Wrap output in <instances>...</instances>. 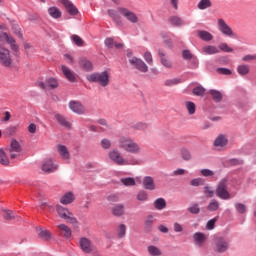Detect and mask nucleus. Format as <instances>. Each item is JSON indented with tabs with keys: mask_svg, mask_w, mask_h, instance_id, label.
I'll list each match as a JSON object with an SVG mask.
<instances>
[{
	"mask_svg": "<svg viewBox=\"0 0 256 256\" xmlns=\"http://www.w3.org/2000/svg\"><path fill=\"white\" fill-rule=\"evenodd\" d=\"M120 15L131 24L139 23V18L137 17L136 13L128 10L127 8L119 7L117 10H108V16L112 19L115 25L119 27L123 25V21Z\"/></svg>",
	"mask_w": 256,
	"mask_h": 256,
	"instance_id": "nucleus-1",
	"label": "nucleus"
},
{
	"mask_svg": "<svg viewBox=\"0 0 256 256\" xmlns=\"http://www.w3.org/2000/svg\"><path fill=\"white\" fill-rule=\"evenodd\" d=\"M108 158L117 166H136L139 161L135 158L126 159L118 149H112L108 152Z\"/></svg>",
	"mask_w": 256,
	"mask_h": 256,
	"instance_id": "nucleus-2",
	"label": "nucleus"
},
{
	"mask_svg": "<svg viewBox=\"0 0 256 256\" xmlns=\"http://www.w3.org/2000/svg\"><path fill=\"white\" fill-rule=\"evenodd\" d=\"M118 143H119V148L125 151L126 153L139 155L142 152L141 145H139L130 137L122 136L119 138Z\"/></svg>",
	"mask_w": 256,
	"mask_h": 256,
	"instance_id": "nucleus-3",
	"label": "nucleus"
},
{
	"mask_svg": "<svg viewBox=\"0 0 256 256\" xmlns=\"http://www.w3.org/2000/svg\"><path fill=\"white\" fill-rule=\"evenodd\" d=\"M87 81L90 83H97L101 87L105 88L109 85V73L104 71L101 73H94L87 76Z\"/></svg>",
	"mask_w": 256,
	"mask_h": 256,
	"instance_id": "nucleus-4",
	"label": "nucleus"
},
{
	"mask_svg": "<svg viewBox=\"0 0 256 256\" xmlns=\"http://www.w3.org/2000/svg\"><path fill=\"white\" fill-rule=\"evenodd\" d=\"M56 213H58V217L62 220H66L68 224L77 225L78 220L73 213L69 211L68 208H64L61 205L56 206Z\"/></svg>",
	"mask_w": 256,
	"mask_h": 256,
	"instance_id": "nucleus-5",
	"label": "nucleus"
},
{
	"mask_svg": "<svg viewBox=\"0 0 256 256\" xmlns=\"http://www.w3.org/2000/svg\"><path fill=\"white\" fill-rule=\"evenodd\" d=\"M0 65L5 68L13 67V56L11 55L10 50L6 48H0Z\"/></svg>",
	"mask_w": 256,
	"mask_h": 256,
	"instance_id": "nucleus-6",
	"label": "nucleus"
},
{
	"mask_svg": "<svg viewBox=\"0 0 256 256\" xmlns=\"http://www.w3.org/2000/svg\"><path fill=\"white\" fill-rule=\"evenodd\" d=\"M229 250V242L224 237L214 239V252L218 254L226 253Z\"/></svg>",
	"mask_w": 256,
	"mask_h": 256,
	"instance_id": "nucleus-7",
	"label": "nucleus"
},
{
	"mask_svg": "<svg viewBox=\"0 0 256 256\" xmlns=\"http://www.w3.org/2000/svg\"><path fill=\"white\" fill-rule=\"evenodd\" d=\"M5 43L9 44L11 50L14 51V53L19 51V46L16 44V40H14V38L9 36L7 33L0 32V46L5 45Z\"/></svg>",
	"mask_w": 256,
	"mask_h": 256,
	"instance_id": "nucleus-8",
	"label": "nucleus"
},
{
	"mask_svg": "<svg viewBox=\"0 0 256 256\" xmlns=\"http://www.w3.org/2000/svg\"><path fill=\"white\" fill-rule=\"evenodd\" d=\"M227 186L228 185H227L225 179L220 181V183H218L217 189L215 190V195H217V197L222 199V200L230 199L231 196L229 195V192L227 190Z\"/></svg>",
	"mask_w": 256,
	"mask_h": 256,
	"instance_id": "nucleus-9",
	"label": "nucleus"
},
{
	"mask_svg": "<svg viewBox=\"0 0 256 256\" xmlns=\"http://www.w3.org/2000/svg\"><path fill=\"white\" fill-rule=\"evenodd\" d=\"M22 146L18 141L12 140L11 145L9 147V157L11 159H19L21 158Z\"/></svg>",
	"mask_w": 256,
	"mask_h": 256,
	"instance_id": "nucleus-10",
	"label": "nucleus"
},
{
	"mask_svg": "<svg viewBox=\"0 0 256 256\" xmlns=\"http://www.w3.org/2000/svg\"><path fill=\"white\" fill-rule=\"evenodd\" d=\"M217 25L218 31H220V33H222L225 36H228L229 38L234 37L233 29H231V27H229L228 24H226L224 19L218 18Z\"/></svg>",
	"mask_w": 256,
	"mask_h": 256,
	"instance_id": "nucleus-11",
	"label": "nucleus"
},
{
	"mask_svg": "<svg viewBox=\"0 0 256 256\" xmlns=\"http://www.w3.org/2000/svg\"><path fill=\"white\" fill-rule=\"evenodd\" d=\"M128 62L130 63L131 66H133L134 68L139 70V72H142V73H147L148 72L147 64H145V62L142 61L141 59L136 58V57H130Z\"/></svg>",
	"mask_w": 256,
	"mask_h": 256,
	"instance_id": "nucleus-12",
	"label": "nucleus"
},
{
	"mask_svg": "<svg viewBox=\"0 0 256 256\" xmlns=\"http://www.w3.org/2000/svg\"><path fill=\"white\" fill-rule=\"evenodd\" d=\"M69 109L76 115H85L86 114V108L81 102L72 100L69 102Z\"/></svg>",
	"mask_w": 256,
	"mask_h": 256,
	"instance_id": "nucleus-13",
	"label": "nucleus"
},
{
	"mask_svg": "<svg viewBox=\"0 0 256 256\" xmlns=\"http://www.w3.org/2000/svg\"><path fill=\"white\" fill-rule=\"evenodd\" d=\"M39 88H41L42 90H45L47 88H51L52 90H55L58 88L59 86V83H58V80L53 78V77H50L48 79L45 80V83L44 82H41L39 83Z\"/></svg>",
	"mask_w": 256,
	"mask_h": 256,
	"instance_id": "nucleus-14",
	"label": "nucleus"
},
{
	"mask_svg": "<svg viewBox=\"0 0 256 256\" xmlns=\"http://www.w3.org/2000/svg\"><path fill=\"white\" fill-rule=\"evenodd\" d=\"M58 169V166L53 163L52 159H47L42 162V171L47 174H52Z\"/></svg>",
	"mask_w": 256,
	"mask_h": 256,
	"instance_id": "nucleus-15",
	"label": "nucleus"
},
{
	"mask_svg": "<svg viewBox=\"0 0 256 256\" xmlns=\"http://www.w3.org/2000/svg\"><path fill=\"white\" fill-rule=\"evenodd\" d=\"M159 58H161V65L165 67V69H172L173 63L169 58L166 56V52L163 49L158 50Z\"/></svg>",
	"mask_w": 256,
	"mask_h": 256,
	"instance_id": "nucleus-16",
	"label": "nucleus"
},
{
	"mask_svg": "<svg viewBox=\"0 0 256 256\" xmlns=\"http://www.w3.org/2000/svg\"><path fill=\"white\" fill-rule=\"evenodd\" d=\"M59 2L62 4V6H64V8H66L69 15L76 16L78 14L77 7H75V5H73V3L69 0H59Z\"/></svg>",
	"mask_w": 256,
	"mask_h": 256,
	"instance_id": "nucleus-17",
	"label": "nucleus"
},
{
	"mask_svg": "<svg viewBox=\"0 0 256 256\" xmlns=\"http://www.w3.org/2000/svg\"><path fill=\"white\" fill-rule=\"evenodd\" d=\"M226 145H228V138L225 135L220 134L215 138L214 147L218 150L225 148Z\"/></svg>",
	"mask_w": 256,
	"mask_h": 256,
	"instance_id": "nucleus-18",
	"label": "nucleus"
},
{
	"mask_svg": "<svg viewBox=\"0 0 256 256\" xmlns=\"http://www.w3.org/2000/svg\"><path fill=\"white\" fill-rule=\"evenodd\" d=\"M80 248H81V250H83L84 253L91 254L92 253L91 240H89L88 238H81L80 239Z\"/></svg>",
	"mask_w": 256,
	"mask_h": 256,
	"instance_id": "nucleus-19",
	"label": "nucleus"
},
{
	"mask_svg": "<svg viewBox=\"0 0 256 256\" xmlns=\"http://www.w3.org/2000/svg\"><path fill=\"white\" fill-rule=\"evenodd\" d=\"M142 185L144 186L145 190L153 191L156 189L155 180L150 176L144 177L142 180Z\"/></svg>",
	"mask_w": 256,
	"mask_h": 256,
	"instance_id": "nucleus-20",
	"label": "nucleus"
},
{
	"mask_svg": "<svg viewBox=\"0 0 256 256\" xmlns=\"http://www.w3.org/2000/svg\"><path fill=\"white\" fill-rule=\"evenodd\" d=\"M59 235L66 238L67 240L72 237V230L66 224H59L58 225Z\"/></svg>",
	"mask_w": 256,
	"mask_h": 256,
	"instance_id": "nucleus-21",
	"label": "nucleus"
},
{
	"mask_svg": "<svg viewBox=\"0 0 256 256\" xmlns=\"http://www.w3.org/2000/svg\"><path fill=\"white\" fill-rule=\"evenodd\" d=\"M55 120L56 122H58L59 125H61V127H64L68 130H70L72 128V124L67 121V118L61 114H55Z\"/></svg>",
	"mask_w": 256,
	"mask_h": 256,
	"instance_id": "nucleus-22",
	"label": "nucleus"
},
{
	"mask_svg": "<svg viewBox=\"0 0 256 256\" xmlns=\"http://www.w3.org/2000/svg\"><path fill=\"white\" fill-rule=\"evenodd\" d=\"M206 240H208V237L203 233L198 232L193 234V241L198 247H202Z\"/></svg>",
	"mask_w": 256,
	"mask_h": 256,
	"instance_id": "nucleus-23",
	"label": "nucleus"
},
{
	"mask_svg": "<svg viewBox=\"0 0 256 256\" xmlns=\"http://www.w3.org/2000/svg\"><path fill=\"white\" fill-rule=\"evenodd\" d=\"M58 154L62 160L69 161L70 152L65 145H58Z\"/></svg>",
	"mask_w": 256,
	"mask_h": 256,
	"instance_id": "nucleus-24",
	"label": "nucleus"
},
{
	"mask_svg": "<svg viewBox=\"0 0 256 256\" xmlns=\"http://www.w3.org/2000/svg\"><path fill=\"white\" fill-rule=\"evenodd\" d=\"M74 200H75V197L73 196V193L72 192H67L66 194L62 195L59 202L62 205H69V204H72Z\"/></svg>",
	"mask_w": 256,
	"mask_h": 256,
	"instance_id": "nucleus-25",
	"label": "nucleus"
},
{
	"mask_svg": "<svg viewBox=\"0 0 256 256\" xmlns=\"http://www.w3.org/2000/svg\"><path fill=\"white\" fill-rule=\"evenodd\" d=\"M112 215L116 217H122L125 214V206L123 204H117L114 207H112Z\"/></svg>",
	"mask_w": 256,
	"mask_h": 256,
	"instance_id": "nucleus-26",
	"label": "nucleus"
},
{
	"mask_svg": "<svg viewBox=\"0 0 256 256\" xmlns=\"http://www.w3.org/2000/svg\"><path fill=\"white\" fill-rule=\"evenodd\" d=\"M168 23L173 27H181L184 25V21L180 16H170L168 18Z\"/></svg>",
	"mask_w": 256,
	"mask_h": 256,
	"instance_id": "nucleus-27",
	"label": "nucleus"
},
{
	"mask_svg": "<svg viewBox=\"0 0 256 256\" xmlns=\"http://www.w3.org/2000/svg\"><path fill=\"white\" fill-rule=\"evenodd\" d=\"M61 69H62V74H64L67 80L70 81L71 83H75L77 79L73 75V72L64 65L61 67Z\"/></svg>",
	"mask_w": 256,
	"mask_h": 256,
	"instance_id": "nucleus-28",
	"label": "nucleus"
},
{
	"mask_svg": "<svg viewBox=\"0 0 256 256\" xmlns=\"http://www.w3.org/2000/svg\"><path fill=\"white\" fill-rule=\"evenodd\" d=\"M203 53L206 55H214L219 54L220 50L216 46L208 45L203 47Z\"/></svg>",
	"mask_w": 256,
	"mask_h": 256,
	"instance_id": "nucleus-29",
	"label": "nucleus"
},
{
	"mask_svg": "<svg viewBox=\"0 0 256 256\" xmlns=\"http://www.w3.org/2000/svg\"><path fill=\"white\" fill-rule=\"evenodd\" d=\"M180 84H181L180 78H170V79H165L164 81V86L167 88H172L173 86H177Z\"/></svg>",
	"mask_w": 256,
	"mask_h": 256,
	"instance_id": "nucleus-30",
	"label": "nucleus"
},
{
	"mask_svg": "<svg viewBox=\"0 0 256 256\" xmlns=\"http://www.w3.org/2000/svg\"><path fill=\"white\" fill-rule=\"evenodd\" d=\"M198 37L203 40L204 42H210L212 40V34L208 31H198L197 32Z\"/></svg>",
	"mask_w": 256,
	"mask_h": 256,
	"instance_id": "nucleus-31",
	"label": "nucleus"
},
{
	"mask_svg": "<svg viewBox=\"0 0 256 256\" xmlns=\"http://www.w3.org/2000/svg\"><path fill=\"white\" fill-rule=\"evenodd\" d=\"M241 165H244V161L239 160L237 158H233V159L226 161V167H237V166H241Z\"/></svg>",
	"mask_w": 256,
	"mask_h": 256,
	"instance_id": "nucleus-32",
	"label": "nucleus"
},
{
	"mask_svg": "<svg viewBox=\"0 0 256 256\" xmlns=\"http://www.w3.org/2000/svg\"><path fill=\"white\" fill-rule=\"evenodd\" d=\"M237 73L240 76L248 75L250 73V66H248V65H239V66H237Z\"/></svg>",
	"mask_w": 256,
	"mask_h": 256,
	"instance_id": "nucleus-33",
	"label": "nucleus"
},
{
	"mask_svg": "<svg viewBox=\"0 0 256 256\" xmlns=\"http://www.w3.org/2000/svg\"><path fill=\"white\" fill-rule=\"evenodd\" d=\"M209 94L211 95L212 99L215 101V103H220L222 101V93L217 90H211L209 91Z\"/></svg>",
	"mask_w": 256,
	"mask_h": 256,
	"instance_id": "nucleus-34",
	"label": "nucleus"
},
{
	"mask_svg": "<svg viewBox=\"0 0 256 256\" xmlns=\"http://www.w3.org/2000/svg\"><path fill=\"white\" fill-rule=\"evenodd\" d=\"M180 153H181L182 160H184V161H191L192 160L191 151H189L188 149L181 148Z\"/></svg>",
	"mask_w": 256,
	"mask_h": 256,
	"instance_id": "nucleus-35",
	"label": "nucleus"
},
{
	"mask_svg": "<svg viewBox=\"0 0 256 256\" xmlns=\"http://www.w3.org/2000/svg\"><path fill=\"white\" fill-rule=\"evenodd\" d=\"M48 15L53 19L61 18V11L58 10L56 7L48 8Z\"/></svg>",
	"mask_w": 256,
	"mask_h": 256,
	"instance_id": "nucleus-36",
	"label": "nucleus"
},
{
	"mask_svg": "<svg viewBox=\"0 0 256 256\" xmlns=\"http://www.w3.org/2000/svg\"><path fill=\"white\" fill-rule=\"evenodd\" d=\"M154 208L160 210H163L164 208H166V200L163 198H159L154 200Z\"/></svg>",
	"mask_w": 256,
	"mask_h": 256,
	"instance_id": "nucleus-37",
	"label": "nucleus"
},
{
	"mask_svg": "<svg viewBox=\"0 0 256 256\" xmlns=\"http://www.w3.org/2000/svg\"><path fill=\"white\" fill-rule=\"evenodd\" d=\"M211 6H212L211 0H200V2H198L197 8L200 10H205V9L211 8Z\"/></svg>",
	"mask_w": 256,
	"mask_h": 256,
	"instance_id": "nucleus-38",
	"label": "nucleus"
},
{
	"mask_svg": "<svg viewBox=\"0 0 256 256\" xmlns=\"http://www.w3.org/2000/svg\"><path fill=\"white\" fill-rule=\"evenodd\" d=\"M37 236H39V238L45 241H49L52 238V234L47 230H39Z\"/></svg>",
	"mask_w": 256,
	"mask_h": 256,
	"instance_id": "nucleus-39",
	"label": "nucleus"
},
{
	"mask_svg": "<svg viewBox=\"0 0 256 256\" xmlns=\"http://www.w3.org/2000/svg\"><path fill=\"white\" fill-rule=\"evenodd\" d=\"M132 128L136 131H147L148 124L146 122H138L133 124Z\"/></svg>",
	"mask_w": 256,
	"mask_h": 256,
	"instance_id": "nucleus-40",
	"label": "nucleus"
},
{
	"mask_svg": "<svg viewBox=\"0 0 256 256\" xmlns=\"http://www.w3.org/2000/svg\"><path fill=\"white\" fill-rule=\"evenodd\" d=\"M80 67L84 70H86L87 72L92 70V63L89 60L86 59H81L80 60Z\"/></svg>",
	"mask_w": 256,
	"mask_h": 256,
	"instance_id": "nucleus-41",
	"label": "nucleus"
},
{
	"mask_svg": "<svg viewBox=\"0 0 256 256\" xmlns=\"http://www.w3.org/2000/svg\"><path fill=\"white\" fill-rule=\"evenodd\" d=\"M120 183H122V185H125L128 187L136 185V181L134 180L133 177L122 178V179H120Z\"/></svg>",
	"mask_w": 256,
	"mask_h": 256,
	"instance_id": "nucleus-42",
	"label": "nucleus"
},
{
	"mask_svg": "<svg viewBox=\"0 0 256 256\" xmlns=\"http://www.w3.org/2000/svg\"><path fill=\"white\" fill-rule=\"evenodd\" d=\"M155 222V220L153 219L152 215L147 216V218L145 219V231L150 232L151 227H153V223Z\"/></svg>",
	"mask_w": 256,
	"mask_h": 256,
	"instance_id": "nucleus-43",
	"label": "nucleus"
},
{
	"mask_svg": "<svg viewBox=\"0 0 256 256\" xmlns=\"http://www.w3.org/2000/svg\"><path fill=\"white\" fill-rule=\"evenodd\" d=\"M148 253H150L151 256H161V250L158 249V247H155L154 245H150L147 248Z\"/></svg>",
	"mask_w": 256,
	"mask_h": 256,
	"instance_id": "nucleus-44",
	"label": "nucleus"
},
{
	"mask_svg": "<svg viewBox=\"0 0 256 256\" xmlns=\"http://www.w3.org/2000/svg\"><path fill=\"white\" fill-rule=\"evenodd\" d=\"M127 234V226L125 224H120L119 227L117 228V236L119 238L125 237Z\"/></svg>",
	"mask_w": 256,
	"mask_h": 256,
	"instance_id": "nucleus-45",
	"label": "nucleus"
},
{
	"mask_svg": "<svg viewBox=\"0 0 256 256\" xmlns=\"http://www.w3.org/2000/svg\"><path fill=\"white\" fill-rule=\"evenodd\" d=\"M208 211L214 212L219 209V201L212 199L211 202L208 204Z\"/></svg>",
	"mask_w": 256,
	"mask_h": 256,
	"instance_id": "nucleus-46",
	"label": "nucleus"
},
{
	"mask_svg": "<svg viewBox=\"0 0 256 256\" xmlns=\"http://www.w3.org/2000/svg\"><path fill=\"white\" fill-rule=\"evenodd\" d=\"M0 164L4 166H8L10 164L8 156H6L5 152L2 149H0Z\"/></svg>",
	"mask_w": 256,
	"mask_h": 256,
	"instance_id": "nucleus-47",
	"label": "nucleus"
},
{
	"mask_svg": "<svg viewBox=\"0 0 256 256\" xmlns=\"http://www.w3.org/2000/svg\"><path fill=\"white\" fill-rule=\"evenodd\" d=\"M234 206L236 208L237 213L242 214V215L247 213V206H245V204L236 203Z\"/></svg>",
	"mask_w": 256,
	"mask_h": 256,
	"instance_id": "nucleus-48",
	"label": "nucleus"
},
{
	"mask_svg": "<svg viewBox=\"0 0 256 256\" xmlns=\"http://www.w3.org/2000/svg\"><path fill=\"white\" fill-rule=\"evenodd\" d=\"M136 199H137V201L145 202L148 200V193L146 191L142 190L139 193H137Z\"/></svg>",
	"mask_w": 256,
	"mask_h": 256,
	"instance_id": "nucleus-49",
	"label": "nucleus"
},
{
	"mask_svg": "<svg viewBox=\"0 0 256 256\" xmlns=\"http://www.w3.org/2000/svg\"><path fill=\"white\" fill-rule=\"evenodd\" d=\"M15 218H16V215L14 214L13 211H11V210L3 211V219L11 221Z\"/></svg>",
	"mask_w": 256,
	"mask_h": 256,
	"instance_id": "nucleus-50",
	"label": "nucleus"
},
{
	"mask_svg": "<svg viewBox=\"0 0 256 256\" xmlns=\"http://www.w3.org/2000/svg\"><path fill=\"white\" fill-rule=\"evenodd\" d=\"M193 95L203 97L205 95V88L198 86L193 88Z\"/></svg>",
	"mask_w": 256,
	"mask_h": 256,
	"instance_id": "nucleus-51",
	"label": "nucleus"
},
{
	"mask_svg": "<svg viewBox=\"0 0 256 256\" xmlns=\"http://www.w3.org/2000/svg\"><path fill=\"white\" fill-rule=\"evenodd\" d=\"M186 109L189 115H194L195 114V103L191 101L186 102Z\"/></svg>",
	"mask_w": 256,
	"mask_h": 256,
	"instance_id": "nucleus-52",
	"label": "nucleus"
},
{
	"mask_svg": "<svg viewBox=\"0 0 256 256\" xmlns=\"http://www.w3.org/2000/svg\"><path fill=\"white\" fill-rule=\"evenodd\" d=\"M70 38L72 39V42L75 43L76 46H78V47L83 46L84 42L80 38V36L73 34Z\"/></svg>",
	"mask_w": 256,
	"mask_h": 256,
	"instance_id": "nucleus-53",
	"label": "nucleus"
},
{
	"mask_svg": "<svg viewBox=\"0 0 256 256\" xmlns=\"http://www.w3.org/2000/svg\"><path fill=\"white\" fill-rule=\"evenodd\" d=\"M203 185H205V181L201 178L192 179V181H190V186L198 187Z\"/></svg>",
	"mask_w": 256,
	"mask_h": 256,
	"instance_id": "nucleus-54",
	"label": "nucleus"
},
{
	"mask_svg": "<svg viewBox=\"0 0 256 256\" xmlns=\"http://www.w3.org/2000/svg\"><path fill=\"white\" fill-rule=\"evenodd\" d=\"M218 49H220V51H223L225 53L233 52V49L231 47H229L228 44H226V43H222V44L218 45Z\"/></svg>",
	"mask_w": 256,
	"mask_h": 256,
	"instance_id": "nucleus-55",
	"label": "nucleus"
},
{
	"mask_svg": "<svg viewBox=\"0 0 256 256\" xmlns=\"http://www.w3.org/2000/svg\"><path fill=\"white\" fill-rule=\"evenodd\" d=\"M101 144V148H103L104 150H108L111 148V140H108L106 138H104L103 140H101L100 142Z\"/></svg>",
	"mask_w": 256,
	"mask_h": 256,
	"instance_id": "nucleus-56",
	"label": "nucleus"
},
{
	"mask_svg": "<svg viewBox=\"0 0 256 256\" xmlns=\"http://www.w3.org/2000/svg\"><path fill=\"white\" fill-rule=\"evenodd\" d=\"M193 57L194 55L191 53L190 50H182V59L189 61Z\"/></svg>",
	"mask_w": 256,
	"mask_h": 256,
	"instance_id": "nucleus-57",
	"label": "nucleus"
},
{
	"mask_svg": "<svg viewBox=\"0 0 256 256\" xmlns=\"http://www.w3.org/2000/svg\"><path fill=\"white\" fill-rule=\"evenodd\" d=\"M242 61L245 63H251L253 61H256V55L248 54L246 56H243Z\"/></svg>",
	"mask_w": 256,
	"mask_h": 256,
	"instance_id": "nucleus-58",
	"label": "nucleus"
},
{
	"mask_svg": "<svg viewBox=\"0 0 256 256\" xmlns=\"http://www.w3.org/2000/svg\"><path fill=\"white\" fill-rule=\"evenodd\" d=\"M204 195L208 198L214 197V190L210 186L204 187Z\"/></svg>",
	"mask_w": 256,
	"mask_h": 256,
	"instance_id": "nucleus-59",
	"label": "nucleus"
},
{
	"mask_svg": "<svg viewBox=\"0 0 256 256\" xmlns=\"http://www.w3.org/2000/svg\"><path fill=\"white\" fill-rule=\"evenodd\" d=\"M187 211L193 215H198L200 213V208L197 204H193V206L188 208Z\"/></svg>",
	"mask_w": 256,
	"mask_h": 256,
	"instance_id": "nucleus-60",
	"label": "nucleus"
},
{
	"mask_svg": "<svg viewBox=\"0 0 256 256\" xmlns=\"http://www.w3.org/2000/svg\"><path fill=\"white\" fill-rule=\"evenodd\" d=\"M116 44L117 43L113 40V38H106V40H104V45H106V47L109 49H113L114 45Z\"/></svg>",
	"mask_w": 256,
	"mask_h": 256,
	"instance_id": "nucleus-61",
	"label": "nucleus"
},
{
	"mask_svg": "<svg viewBox=\"0 0 256 256\" xmlns=\"http://www.w3.org/2000/svg\"><path fill=\"white\" fill-rule=\"evenodd\" d=\"M144 59H145V62H147L148 65H153V57L151 56V53L150 52H145L144 53Z\"/></svg>",
	"mask_w": 256,
	"mask_h": 256,
	"instance_id": "nucleus-62",
	"label": "nucleus"
},
{
	"mask_svg": "<svg viewBox=\"0 0 256 256\" xmlns=\"http://www.w3.org/2000/svg\"><path fill=\"white\" fill-rule=\"evenodd\" d=\"M200 174L203 175V177H212L214 176V172L209 169H201Z\"/></svg>",
	"mask_w": 256,
	"mask_h": 256,
	"instance_id": "nucleus-63",
	"label": "nucleus"
},
{
	"mask_svg": "<svg viewBox=\"0 0 256 256\" xmlns=\"http://www.w3.org/2000/svg\"><path fill=\"white\" fill-rule=\"evenodd\" d=\"M186 173H187V171L184 170L183 168H178L175 171H173L172 176L173 177L183 176Z\"/></svg>",
	"mask_w": 256,
	"mask_h": 256,
	"instance_id": "nucleus-64",
	"label": "nucleus"
}]
</instances>
